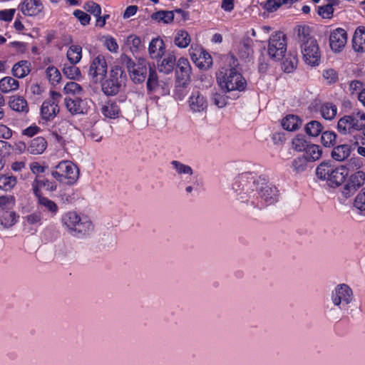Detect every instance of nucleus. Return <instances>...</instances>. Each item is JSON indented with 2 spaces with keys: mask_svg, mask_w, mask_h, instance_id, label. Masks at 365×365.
<instances>
[{
  "mask_svg": "<svg viewBox=\"0 0 365 365\" xmlns=\"http://www.w3.org/2000/svg\"><path fill=\"white\" fill-rule=\"evenodd\" d=\"M240 187L238 182L233 185L232 189L235 190L237 200L248 201L249 199L259 198L263 204L272 205L279 200V191L277 187L269 182L268 180L259 176L257 178H252L242 185V191L238 192L235 186Z\"/></svg>",
  "mask_w": 365,
  "mask_h": 365,
  "instance_id": "obj_1",
  "label": "nucleus"
},
{
  "mask_svg": "<svg viewBox=\"0 0 365 365\" xmlns=\"http://www.w3.org/2000/svg\"><path fill=\"white\" fill-rule=\"evenodd\" d=\"M233 67L226 69L225 72L220 71L217 79L220 88L225 92L233 91H242L247 86V81L243 76L238 72L235 67L238 65L237 59L232 56Z\"/></svg>",
  "mask_w": 365,
  "mask_h": 365,
  "instance_id": "obj_2",
  "label": "nucleus"
},
{
  "mask_svg": "<svg viewBox=\"0 0 365 365\" xmlns=\"http://www.w3.org/2000/svg\"><path fill=\"white\" fill-rule=\"evenodd\" d=\"M126 80L127 76L124 69L120 66H113L108 78L100 82L101 91L106 96H114L119 93Z\"/></svg>",
  "mask_w": 365,
  "mask_h": 365,
  "instance_id": "obj_3",
  "label": "nucleus"
},
{
  "mask_svg": "<svg viewBox=\"0 0 365 365\" xmlns=\"http://www.w3.org/2000/svg\"><path fill=\"white\" fill-rule=\"evenodd\" d=\"M51 175L60 182L72 185L79 178V170L72 162L62 160L52 168Z\"/></svg>",
  "mask_w": 365,
  "mask_h": 365,
  "instance_id": "obj_4",
  "label": "nucleus"
},
{
  "mask_svg": "<svg viewBox=\"0 0 365 365\" xmlns=\"http://www.w3.org/2000/svg\"><path fill=\"white\" fill-rule=\"evenodd\" d=\"M365 127V113L357 110L341 118L337 123L338 131L342 135L352 133Z\"/></svg>",
  "mask_w": 365,
  "mask_h": 365,
  "instance_id": "obj_5",
  "label": "nucleus"
},
{
  "mask_svg": "<svg viewBox=\"0 0 365 365\" xmlns=\"http://www.w3.org/2000/svg\"><path fill=\"white\" fill-rule=\"evenodd\" d=\"M268 54L275 61L281 60L287 51V38L282 31L272 34L269 39Z\"/></svg>",
  "mask_w": 365,
  "mask_h": 365,
  "instance_id": "obj_6",
  "label": "nucleus"
},
{
  "mask_svg": "<svg viewBox=\"0 0 365 365\" xmlns=\"http://www.w3.org/2000/svg\"><path fill=\"white\" fill-rule=\"evenodd\" d=\"M127 68L131 80L135 83H141L145 81L148 70L150 68L148 62L144 58H139L135 63L130 58L125 57Z\"/></svg>",
  "mask_w": 365,
  "mask_h": 365,
  "instance_id": "obj_7",
  "label": "nucleus"
},
{
  "mask_svg": "<svg viewBox=\"0 0 365 365\" xmlns=\"http://www.w3.org/2000/svg\"><path fill=\"white\" fill-rule=\"evenodd\" d=\"M330 299L334 306L344 309L353 299V292L346 284H339L332 290Z\"/></svg>",
  "mask_w": 365,
  "mask_h": 365,
  "instance_id": "obj_8",
  "label": "nucleus"
},
{
  "mask_svg": "<svg viewBox=\"0 0 365 365\" xmlns=\"http://www.w3.org/2000/svg\"><path fill=\"white\" fill-rule=\"evenodd\" d=\"M108 66L105 57L102 55L96 56L91 61L88 71L89 78L95 83L101 82L106 77Z\"/></svg>",
  "mask_w": 365,
  "mask_h": 365,
  "instance_id": "obj_9",
  "label": "nucleus"
},
{
  "mask_svg": "<svg viewBox=\"0 0 365 365\" xmlns=\"http://www.w3.org/2000/svg\"><path fill=\"white\" fill-rule=\"evenodd\" d=\"M61 95L56 91L51 92V98L43 101L41 107L42 118L46 120L53 119L59 112L58 101Z\"/></svg>",
  "mask_w": 365,
  "mask_h": 365,
  "instance_id": "obj_10",
  "label": "nucleus"
},
{
  "mask_svg": "<svg viewBox=\"0 0 365 365\" xmlns=\"http://www.w3.org/2000/svg\"><path fill=\"white\" fill-rule=\"evenodd\" d=\"M302 53L305 62L312 66H317L320 61L319 48L316 39L309 41L301 45Z\"/></svg>",
  "mask_w": 365,
  "mask_h": 365,
  "instance_id": "obj_11",
  "label": "nucleus"
},
{
  "mask_svg": "<svg viewBox=\"0 0 365 365\" xmlns=\"http://www.w3.org/2000/svg\"><path fill=\"white\" fill-rule=\"evenodd\" d=\"M365 182V173L359 170L351 174L342 189V195L348 198L352 196Z\"/></svg>",
  "mask_w": 365,
  "mask_h": 365,
  "instance_id": "obj_12",
  "label": "nucleus"
},
{
  "mask_svg": "<svg viewBox=\"0 0 365 365\" xmlns=\"http://www.w3.org/2000/svg\"><path fill=\"white\" fill-rule=\"evenodd\" d=\"M189 53L192 61L200 69L207 70L212 66V58L211 56L202 48H193L192 46Z\"/></svg>",
  "mask_w": 365,
  "mask_h": 365,
  "instance_id": "obj_13",
  "label": "nucleus"
},
{
  "mask_svg": "<svg viewBox=\"0 0 365 365\" xmlns=\"http://www.w3.org/2000/svg\"><path fill=\"white\" fill-rule=\"evenodd\" d=\"M191 73V66L188 60L183 57L179 58L175 71L178 82L185 86L190 81Z\"/></svg>",
  "mask_w": 365,
  "mask_h": 365,
  "instance_id": "obj_14",
  "label": "nucleus"
},
{
  "mask_svg": "<svg viewBox=\"0 0 365 365\" xmlns=\"http://www.w3.org/2000/svg\"><path fill=\"white\" fill-rule=\"evenodd\" d=\"M347 41L346 31L341 28L334 29L329 36V45L334 52H340Z\"/></svg>",
  "mask_w": 365,
  "mask_h": 365,
  "instance_id": "obj_15",
  "label": "nucleus"
},
{
  "mask_svg": "<svg viewBox=\"0 0 365 365\" xmlns=\"http://www.w3.org/2000/svg\"><path fill=\"white\" fill-rule=\"evenodd\" d=\"M93 231V225L91 220L86 217H79V222L76 223L72 230L71 235L78 238H83L91 234Z\"/></svg>",
  "mask_w": 365,
  "mask_h": 365,
  "instance_id": "obj_16",
  "label": "nucleus"
},
{
  "mask_svg": "<svg viewBox=\"0 0 365 365\" xmlns=\"http://www.w3.org/2000/svg\"><path fill=\"white\" fill-rule=\"evenodd\" d=\"M19 8L24 15L32 16L40 14L43 9V6L40 0H24Z\"/></svg>",
  "mask_w": 365,
  "mask_h": 365,
  "instance_id": "obj_17",
  "label": "nucleus"
},
{
  "mask_svg": "<svg viewBox=\"0 0 365 365\" xmlns=\"http://www.w3.org/2000/svg\"><path fill=\"white\" fill-rule=\"evenodd\" d=\"M188 103L193 113H201L207 108V101L199 91H195L189 98Z\"/></svg>",
  "mask_w": 365,
  "mask_h": 365,
  "instance_id": "obj_18",
  "label": "nucleus"
},
{
  "mask_svg": "<svg viewBox=\"0 0 365 365\" xmlns=\"http://www.w3.org/2000/svg\"><path fill=\"white\" fill-rule=\"evenodd\" d=\"M45 187L47 191L53 192L57 190V185L55 182L48 179H41L39 176H36L31 183V188L34 195H42L41 189Z\"/></svg>",
  "mask_w": 365,
  "mask_h": 365,
  "instance_id": "obj_19",
  "label": "nucleus"
},
{
  "mask_svg": "<svg viewBox=\"0 0 365 365\" xmlns=\"http://www.w3.org/2000/svg\"><path fill=\"white\" fill-rule=\"evenodd\" d=\"M165 43L159 37L152 39L149 43L148 53L151 58H162L165 53Z\"/></svg>",
  "mask_w": 365,
  "mask_h": 365,
  "instance_id": "obj_20",
  "label": "nucleus"
},
{
  "mask_svg": "<svg viewBox=\"0 0 365 365\" xmlns=\"http://www.w3.org/2000/svg\"><path fill=\"white\" fill-rule=\"evenodd\" d=\"M347 175L348 171L345 166H336L332 176L329 178L327 182L331 187H338L344 182Z\"/></svg>",
  "mask_w": 365,
  "mask_h": 365,
  "instance_id": "obj_21",
  "label": "nucleus"
},
{
  "mask_svg": "<svg viewBox=\"0 0 365 365\" xmlns=\"http://www.w3.org/2000/svg\"><path fill=\"white\" fill-rule=\"evenodd\" d=\"M352 46L356 52L365 51V27L359 26L352 38Z\"/></svg>",
  "mask_w": 365,
  "mask_h": 365,
  "instance_id": "obj_22",
  "label": "nucleus"
},
{
  "mask_svg": "<svg viewBox=\"0 0 365 365\" xmlns=\"http://www.w3.org/2000/svg\"><path fill=\"white\" fill-rule=\"evenodd\" d=\"M336 166L331 161H324L321 163L316 170L317 177L324 180H328L334 171Z\"/></svg>",
  "mask_w": 365,
  "mask_h": 365,
  "instance_id": "obj_23",
  "label": "nucleus"
},
{
  "mask_svg": "<svg viewBox=\"0 0 365 365\" xmlns=\"http://www.w3.org/2000/svg\"><path fill=\"white\" fill-rule=\"evenodd\" d=\"M176 58L173 53H166L162 59L160 63L158 64L159 71L165 74L170 73L175 66Z\"/></svg>",
  "mask_w": 365,
  "mask_h": 365,
  "instance_id": "obj_24",
  "label": "nucleus"
},
{
  "mask_svg": "<svg viewBox=\"0 0 365 365\" xmlns=\"http://www.w3.org/2000/svg\"><path fill=\"white\" fill-rule=\"evenodd\" d=\"M37 198V204L48 212L51 217H54L58 212L57 204L43 195H34Z\"/></svg>",
  "mask_w": 365,
  "mask_h": 365,
  "instance_id": "obj_25",
  "label": "nucleus"
},
{
  "mask_svg": "<svg viewBox=\"0 0 365 365\" xmlns=\"http://www.w3.org/2000/svg\"><path fill=\"white\" fill-rule=\"evenodd\" d=\"M79 217L80 216L76 212L73 211L66 212L62 215V225L69 234H71L72 230L76 225V223L79 222Z\"/></svg>",
  "mask_w": 365,
  "mask_h": 365,
  "instance_id": "obj_26",
  "label": "nucleus"
},
{
  "mask_svg": "<svg viewBox=\"0 0 365 365\" xmlns=\"http://www.w3.org/2000/svg\"><path fill=\"white\" fill-rule=\"evenodd\" d=\"M101 112L106 118H116L121 113V108L120 105H116L115 103L108 101L102 106Z\"/></svg>",
  "mask_w": 365,
  "mask_h": 365,
  "instance_id": "obj_27",
  "label": "nucleus"
},
{
  "mask_svg": "<svg viewBox=\"0 0 365 365\" xmlns=\"http://www.w3.org/2000/svg\"><path fill=\"white\" fill-rule=\"evenodd\" d=\"M9 106L13 110L16 112L27 113L29 111L27 101L22 96H16L11 97L9 101Z\"/></svg>",
  "mask_w": 365,
  "mask_h": 365,
  "instance_id": "obj_28",
  "label": "nucleus"
},
{
  "mask_svg": "<svg viewBox=\"0 0 365 365\" xmlns=\"http://www.w3.org/2000/svg\"><path fill=\"white\" fill-rule=\"evenodd\" d=\"M46 146V140L42 137H37L31 140L28 151L32 155H39L45 150Z\"/></svg>",
  "mask_w": 365,
  "mask_h": 365,
  "instance_id": "obj_29",
  "label": "nucleus"
},
{
  "mask_svg": "<svg viewBox=\"0 0 365 365\" xmlns=\"http://www.w3.org/2000/svg\"><path fill=\"white\" fill-rule=\"evenodd\" d=\"M82 100L78 98H66L64 103L68 110L72 115L81 114L83 113V108L82 106Z\"/></svg>",
  "mask_w": 365,
  "mask_h": 365,
  "instance_id": "obj_30",
  "label": "nucleus"
},
{
  "mask_svg": "<svg viewBox=\"0 0 365 365\" xmlns=\"http://www.w3.org/2000/svg\"><path fill=\"white\" fill-rule=\"evenodd\" d=\"M350 153L351 146L349 145H340L334 148L331 157L337 161H343L349 156Z\"/></svg>",
  "mask_w": 365,
  "mask_h": 365,
  "instance_id": "obj_31",
  "label": "nucleus"
},
{
  "mask_svg": "<svg viewBox=\"0 0 365 365\" xmlns=\"http://www.w3.org/2000/svg\"><path fill=\"white\" fill-rule=\"evenodd\" d=\"M301 124L300 118L294 115H288L282 120V126L288 131L297 130Z\"/></svg>",
  "mask_w": 365,
  "mask_h": 365,
  "instance_id": "obj_32",
  "label": "nucleus"
},
{
  "mask_svg": "<svg viewBox=\"0 0 365 365\" xmlns=\"http://www.w3.org/2000/svg\"><path fill=\"white\" fill-rule=\"evenodd\" d=\"M19 83L11 76H6L0 80V90L3 93H9L19 88Z\"/></svg>",
  "mask_w": 365,
  "mask_h": 365,
  "instance_id": "obj_33",
  "label": "nucleus"
},
{
  "mask_svg": "<svg viewBox=\"0 0 365 365\" xmlns=\"http://www.w3.org/2000/svg\"><path fill=\"white\" fill-rule=\"evenodd\" d=\"M11 71L15 77L24 78L30 72L29 63L27 61H21L14 65Z\"/></svg>",
  "mask_w": 365,
  "mask_h": 365,
  "instance_id": "obj_34",
  "label": "nucleus"
},
{
  "mask_svg": "<svg viewBox=\"0 0 365 365\" xmlns=\"http://www.w3.org/2000/svg\"><path fill=\"white\" fill-rule=\"evenodd\" d=\"M19 216L13 211H5L0 215V224L5 228L12 227L17 222Z\"/></svg>",
  "mask_w": 365,
  "mask_h": 365,
  "instance_id": "obj_35",
  "label": "nucleus"
},
{
  "mask_svg": "<svg viewBox=\"0 0 365 365\" xmlns=\"http://www.w3.org/2000/svg\"><path fill=\"white\" fill-rule=\"evenodd\" d=\"M252 40L250 37L244 38L240 43L238 54L242 58H247L252 53Z\"/></svg>",
  "mask_w": 365,
  "mask_h": 365,
  "instance_id": "obj_36",
  "label": "nucleus"
},
{
  "mask_svg": "<svg viewBox=\"0 0 365 365\" xmlns=\"http://www.w3.org/2000/svg\"><path fill=\"white\" fill-rule=\"evenodd\" d=\"M17 184V178L11 174L0 175V189L9 191Z\"/></svg>",
  "mask_w": 365,
  "mask_h": 365,
  "instance_id": "obj_37",
  "label": "nucleus"
},
{
  "mask_svg": "<svg viewBox=\"0 0 365 365\" xmlns=\"http://www.w3.org/2000/svg\"><path fill=\"white\" fill-rule=\"evenodd\" d=\"M304 152V157L307 158V161H315L319 160L322 153L320 146L315 144H309Z\"/></svg>",
  "mask_w": 365,
  "mask_h": 365,
  "instance_id": "obj_38",
  "label": "nucleus"
},
{
  "mask_svg": "<svg viewBox=\"0 0 365 365\" xmlns=\"http://www.w3.org/2000/svg\"><path fill=\"white\" fill-rule=\"evenodd\" d=\"M191 38L187 31L180 30L176 33L174 38L175 46L179 48H186L190 43Z\"/></svg>",
  "mask_w": 365,
  "mask_h": 365,
  "instance_id": "obj_39",
  "label": "nucleus"
},
{
  "mask_svg": "<svg viewBox=\"0 0 365 365\" xmlns=\"http://www.w3.org/2000/svg\"><path fill=\"white\" fill-rule=\"evenodd\" d=\"M66 56L71 64L78 63L82 57V48L80 46H71L67 51Z\"/></svg>",
  "mask_w": 365,
  "mask_h": 365,
  "instance_id": "obj_40",
  "label": "nucleus"
},
{
  "mask_svg": "<svg viewBox=\"0 0 365 365\" xmlns=\"http://www.w3.org/2000/svg\"><path fill=\"white\" fill-rule=\"evenodd\" d=\"M320 113L324 119L331 120L336 116L337 108L331 103H324L320 107Z\"/></svg>",
  "mask_w": 365,
  "mask_h": 365,
  "instance_id": "obj_41",
  "label": "nucleus"
},
{
  "mask_svg": "<svg viewBox=\"0 0 365 365\" xmlns=\"http://www.w3.org/2000/svg\"><path fill=\"white\" fill-rule=\"evenodd\" d=\"M297 61L296 56L288 54L282 63V69L285 73H292L296 68Z\"/></svg>",
  "mask_w": 365,
  "mask_h": 365,
  "instance_id": "obj_42",
  "label": "nucleus"
},
{
  "mask_svg": "<svg viewBox=\"0 0 365 365\" xmlns=\"http://www.w3.org/2000/svg\"><path fill=\"white\" fill-rule=\"evenodd\" d=\"M304 130L306 133L309 136L317 137L322 133L323 126L321 123L317 120H311L307 123Z\"/></svg>",
  "mask_w": 365,
  "mask_h": 365,
  "instance_id": "obj_43",
  "label": "nucleus"
},
{
  "mask_svg": "<svg viewBox=\"0 0 365 365\" xmlns=\"http://www.w3.org/2000/svg\"><path fill=\"white\" fill-rule=\"evenodd\" d=\"M295 31L297 33V38L302 44L306 43L310 39H314L311 36L310 28L308 26H297Z\"/></svg>",
  "mask_w": 365,
  "mask_h": 365,
  "instance_id": "obj_44",
  "label": "nucleus"
},
{
  "mask_svg": "<svg viewBox=\"0 0 365 365\" xmlns=\"http://www.w3.org/2000/svg\"><path fill=\"white\" fill-rule=\"evenodd\" d=\"M152 19L163 21L165 24L172 22L174 19V14L172 11H159L151 16Z\"/></svg>",
  "mask_w": 365,
  "mask_h": 365,
  "instance_id": "obj_45",
  "label": "nucleus"
},
{
  "mask_svg": "<svg viewBox=\"0 0 365 365\" xmlns=\"http://www.w3.org/2000/svg\"><path fill=\"white\" fill-rule=\"evenodd\" d=\"M170 164L179 175H192L193 174V170L190 166L183 164L178 160H173Z\"/></svg>",
  "mask_w": 365,
  "mask_h": 365,
  "instance_id": "obj_46",
  "label": "nucleus"
},
{
  "mask_svg": "<svg viewBox=\"0 0 365 365\" xmlns=\"http://www.w3.org/2000/svg\"><path fill=\"white\" fill-rule=\"evenodd\" d=\"M159 86L158 74L156 71L151 68H149V75L147 79L146 86L149 92L155 91Z\"/></svg>",
  "mask_w": 365,
  "mask_h": 365,
  "instance_id": "obj_47",
  "label": "nucleus"
},
{
  "mask_svg": "<svg viewBox=\"0 0 365 365\" xmlns=\"http://www.w3.org/2000/svg\"><path fill=\"white\" fill-rule=\"evenodd\" d=\"M63 74L70 79H78L81 76V71L76 64H65L63 68Z\"/></svg>",
  "mask_w": 365,
  "mask_h": 365,
  "instance_id": "obj_48",
  "label": "nucleus"
},
{
  "mask_svg": "<svg viewBox=\"0 0 365 365\" xmlns=\"http://www.w3.org/2000/svg\"><path fill=\"white\" fill-rule=\"evenodd\" d=\"M336 135L333 131H325L322 133L321 142L325 147H332L336 143Z\"/></svg>",
  "mask_w": 365,
  "mask_h": 365,
  "instance_id": "obj_49",
  "label": "nucleus"
},
{
  "mask_svg": "<svg viewBox=\"0 0 365 365\" xmlns=\"http://www.w3.org/2000/svg\"><path fill=\"white\" fill-rule=\"evenodd\" d=\"M83 8L88 13L96 17V19L101 14V6L94 1H90L86 2L84 4Z\"/></svg>",
  "mask_w": 365,
  "mask_h": 365,
  "instance_id": "obj_50",
  "label": "nucleus"
},
{
  "mask_svg": "<svg viewBox=\"0 0 365 365\" xmlns=\"http://www.w3.org/2000/svg\"><path fill=\"white\" fill-rule=\"evenodd\" d=\"M46 75L48 81L53 85L58 83L61 78L59 71L54 66H48L47 68Z\"/></svg>",
  "mask_w": 365,
  "mask_h": 365,
  "instance_id": "obj_51",
  "label": "nucleus"
},
{
  "mask_svg": "<svg viewBox=\"0 0 365 365\" xmlns=\"http://www.w3.org/2000/svg\"><path fill=\"white\" fill-rule=\"evenodd\" d=\"M292 145L297 151H305L309 144H308L304 135H298L292 140Z\"/></svg>",
  "mask_w": 365,
  "mask_h": 365,
  "instance_id": "obj_52",
  "label": "nucleus"
},
{
  "mask_svg": "<svg viewBox=\"0 0 365 365\" xmlns=\"http://www.w3.org/2000/svg\"><path fill=\"white\" fill-rule=\"evenodd\" d=\"M307 160L304 156L295 158L292 162V168L296 173H300L305 170L307 165Z\"/></svg>",
  "mask_w": 365,
  "mask_h": 365,
  "instance_id": "obj_53",
  "label": "nucleus"
},
{
  "mask_svg": "<svg viewBox=\"0 0 365 365\" xmlns=\"http://www.w3.org/2000/svg\"><path fill=\"white\" fill-rule=\"evenodd\" d=\"M125 43L130 47V51L134 53L139 50L141 40L138 36L132 34L127 37Z\"/></svg>",
  "mask_w": 365,
  "mask_h": 365,
  "instance_id": "obj_54",
  "label": "nucleus"
},
{
  "mask_svg": "<svg viewBox=\"0 0 365 365\" xmlns=\"http://www.w3.org/2000/svg\"><path fill=\"white\" fill-rule=\"evenodd\" d=\"M15 197L12 195H0V207L3 209L12 208L15 205Z\"/></svg>",
  "mask_w": 365,
  "mask_h": 365,
  "instance_id": "obj_55",
  "label": "nucleus"
},
{
  "mask_svg": "<svg viewBox=\"0 0 365 365\" xmlns=\"http://www.w3.org/2000/svg\"><path fill=\"white\" fill-rule=\"evenodd\" d=\"M112 102L115 103L116 105H120L121 108V112L123 111L125 113L128 112L131 105L130 100H128L125 96H120Z\"/></svg>",
  "mask_w": 365,
  "mask_h": 365,
  "instance_id": "obj_56",
  "label": "nucleus"
},
{
  "mask_svg": "<svg viewBox=\"0 0 365 365\" xmlns=\"http://www.w3.org/2000/svg\"><path fill=\"white\" fill-rule=\"evenodd\" d=\"M354 205L357 210H365V187L356 197Z\"/></svg>",
  "mask_w": 365,
  "mask_h": 365,
  "instance_id": "obj_57",
  "label": "nucleus"
},
{
  "mask_svg": "<svg viewBox=\"0 0 365 365\" xmlns=\"http://www.w3.org/2000/svg\"><path fill=\"white\" fill-rule=\"evenodd\" d=\"M63 90L66 93L78 94L82 91V88L77 83L71 81L65 85Z\"/></svg>",
  "mask_w": 365,
  "mask_h": 365,
  "instance_id": "obj_58",
  "label": "nucleus"
},
{
  "mask_svg": "<svg viewBox=\"0 0 365 365\" xmlns=\"http://www.w3.org/2000/svg\"><path fill=\"white\" fill-rule=\"evenodd\" d=\"M73 16L78 19L83 26L88 25L91 20L90 15L81 10L74 11Z\"/></svg>",
  "mask_w": 365,
  "mask_h": 365,
  "instance_id": "obj_59",
  "label": "nucleus"
},
{
  "mask_svg": "<svg viewBox=\"0 0 365 365\" xmlns=\"http://www.w3.org/2000/svg\"><path fill=\"white\" fill-rule=\"evenodd\" d=\"M333 11V6L328 4L318 7V14L324 19H330Z\"/></svg>",
  "mask_w": 365,
  "mask_h": 365,
  "instance_id": "obj_60",
  "label": "nucleus"
},
{
  "mask_svg": "<svg viewBox=\"0 0 365 365\" xmlns=\"http://www.w3.org/2000/svg\"><path fill=\"white\" fill-rule=\"evenodd\" d=\"M13 146L5 140H0V156H9L13 151Z\"/></svg>",
  "mask_w": 365,
  "mask_h": 365,
  "instance_id": "obj_61",
  "label": "nucleus"
},
{
  "mask_svg": "<svg viewBox=\"0 0 365 365\" xmlns=\"http://www.w3.org/2000/svg\"><path fill=\"white\" fill-rule=\"evenodd\" d=\"M342 309H339L338 307H327V315L334 320L339 321L341 319L340 310Z\"/></svg>",
  "mask_w": 365,
  "mask_h": 365,
  "instance_id": "obj_62",
  "label": "nucleus"
},
{
  "mask_svg": "<svg viewBox=\"0 0 365 365\" xmlns=\"http://www.w3.org/2000/svg\"><path fill=\"white\" fill-rule=\"evenodd\" d=\"M323 77L329 83H335L338 79V75L334 69H327L324 71Z\"/></svg>",
  "mask_w": 365,
  "mask_h": 365,
  "instance_id": "obj_63",
  "label": "nucleus"
},
{
  "mask_svg": "<svg viewBox=\"0 0 365 365\" xmlns=\"http://www.w3.org/2000/svg\"><path fill=\"white\" fill-rule=\"evenodd\" d=\"M105 46L108 51L113 53H116L118 49V45L115 38L113 37H108L105 40Z\"/></svg>",
  "mask_w": 365,
  "mask_h": 365,
  "instance_id": "obj_64",
  "label": "nucleus"
}]
</instances>
